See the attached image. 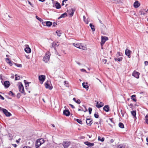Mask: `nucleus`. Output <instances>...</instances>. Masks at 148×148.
I'll list each match as a JSON object with an SVG mask.
<instances>
[{
	"instance_id": "obj_32",
	"label": "nucleus",
	"mask_w": 148,
	"mask_h": 148,
	"mask_svg": "<svg viewBox=\"0 0 148 148\" xmlns=\"http://www.w3.org/2000/svg\"><path fill=\"white\" fill-rule=\"evenodd\" d=\"M39 141H40V143L41 144V145L43 144L45 140L43 138H40L38 139Z\"/></svg>"
},
{
	"instance_id": "obj_24",
	"label": "nucleus",
	"mask_w": 148,
	"mask_h": 148,
	"mask_svg": "<svg viewBox=\"0 0 148 148\" xmlns=\"http://www.w3.org/2000/svg\"><path fill=\"white\" fill-rule=\"evenodd\" d=\"M74 10L73 9H71L68 12V13L71 16H73L74 14Z\"/></svg>"
},
{
	"instance_id": "obj_58",
	"label": "nucleus",
	"mask_w": 148,
	"mask_h": 148,
	"mask_svg": "<svg viewBox=\"0 0 148 148\" xmlns=\"http://www.w3.org/2000/svg\"><path fill=\"white\" fill-rule=\"evenodd\" d=\"M57 25V23H56L55 22H54L53 24V26H55L56 25Z\"/></svg>"
},
{
	"instance_id": "obj_62",
	"label": "nucleus",
	"mask_w": 148,
	"mask_h": 148,
	"mask_svg": "<svg viewBox=\"0 0 148 148\" xmlns=\"http://www.w3.org/2000/svg\"><path fill=\"white\" fill-rule=\"evenodd\" d=\"M39 1L42 2H43L45 1V0H38Z\"/></svg>"
},
{
	"instance_id": "obj_56",
	"label": "nucleus",
	"mask_w": 148,
	"mask_h": 148,
	"mask_svg": "<svg viewBox=\"0 0 148 148\" xmlns=\"http://www.w3.org/2000/svg\"><path fill=\"white\" fill-rule=\"evenodd\" d=\"M21 140L20 138L18 140H16V142L17 143H19L20 142V140Z\"/></svg>"
},
{
	"instance_id": "obj_59",
	"label": "nucleus",
	"mask_w": 148,
	"mask_h": 148,
	"mask_svg": "<svg viewBox=\"0 0 148 148\" xmlns=\"http://www.w3.org/2000/svg\"><path fill=\"white\" fill-rule=\"evenodd\" d=\"M29 3L33 7V6L32 5V4L29 1H28Z\"/></svg>"
},
{
	"instance_id": "obj_28",
	"label": "nucleus",
	"mask_w": 148,
	"mask_h": 148,
	"mask_svg": "<svg viewBox=\"0 0 148 148\" xmlns=\"http://www.w3.org/2000/svg\"><path fill=\"white\" fill-rule=\"evenodd\" d=\"M131 113L132 115L134 116V118H135L136 119V111H131Z\"/></svg>"
},
{
	"instance_id": "obj_25",
	"label": "nucleus",
	"mask_w": 148,
	"mask_h": 148,
	"mask_svg": "<svg viewBox=\"0 0 148 148\" xmlns=\"http://www.w3.org/2000/svg\"><path fill=\"white\" fill-rule=\"evenodd\" d=\"M82 86L84 88L88 89V85L87 83L84 82L82 83Z\"/></svg>"
},
{
	"instance_id": "obj_21",
	"label": "nucleus",
	"mask_w": 148,
	"mask_h": 148,
	"mask_svg": "<svg viewBox=\"0 0 148 148\" xmlns=\"http://www.w3.org/2000/svg\"><path fill=\"white\" fill-rule=\"evenodd\" d=\"M63 114L64 115L68 116L70 114V112L68 110H64L63 111Z\"/></svg>"
},
{
	"instance_id": "obj_52",
	"label": "nucleus",
	"mask_w": 148,
	"mask_h": 148,
	"mask_svg": "<svg viewBox=\"0 0 148 148\" xmlns=\"http://www.w3.org/2000/svg\"><path fill=\"white\" fill-rule=\"evenodd\" d=\"M0 99H2V100H4V98L0 94Z\"/></svg>"
},
{
	"instance_id": "obj_27",
	"label": "nucleus",
	"mask_w": 148,
	"mask_h": 148,
	"mask_svg": "<svg viewBox=\"0 0 148 148\" xmlns=\"http://www.w3.org/2000/svg\"><path fill=\"white\" fill-rule=\"evenodd\" d=\"M98 140L99 141L103 142L105 140V138L104 137H101L100 136H98Z\"/></svg>"
},
{
	"instance_id": "obj_64",
	"label": "nucleus",
	"mask_w": 148,
	"mask_h": 148,
	"mask_svg": "<svg viewBox=\"0 0 148 148\" xmlns=\"http://www.w3.org/2000/svg\"><path fill=\"white\" fill-rule=\"evenodd\" d=\"M146 140L147 142L148 143V137L147 138Z\"/></svg>"
},
{
	"instance_id": "obj_48",
	"label": "nucleus",
	"mask_w": 148,
	"mask_h": 148,
	"mask_svg": "<svg viewBox=\"0 0 148 148\" xmlns=\"http://www.w3.org/2000/svg\"><path fill=\"white\" fill-rule=\"evenodd\" d=\"M123 146L122 145H120L118 146L117 148H123Z\"/></svg>"
},
{
	"instance_id": "obj_53",
	"label": "nucleus",
	"mask_w": 148,
	"mask_h": 148,
	"mask_svg": "<svg viewBox=\"0 0 148 148\" xmlns=\"http://www.w3.org/2000/svg\"><path fill=\"white\" fill-rule=\"evenodd\" d=\"M69 105L73 108H75V107H74V106L71 104H69Z\"/></svg>"
},
{
	"instance_id": "obj_49",
	"label": "nucleus",
	"mask_w": 148,
	"mask_h": 148,
	"mask_svg": "<svg viewBox=\"0 0 148 148\" xmlns=\"http://www.w3.org/2000/svg\"><path fill=\"white\" fill-rule=\"evenodd\" d=\"M103 62L104 63V64H106L107 62V60L105 59H103L102 60Z\"/></svg>"
},
{
	"instance_id": "obj_2",
	"label": "nucleus",
	"mask_w": 148,
	"mask_h": 148,
	"mask_svg": "<svg viewBox=\"0 0 148 148\" xmlns=\"http://www.w3.org/2000/svg\"><path fill=\"white\" fill-rule=\"evenodd\" d=\"M0 111H2L7 116H10L11 115L10 113L8 112L7 110L2 108L0 107Z\"/></svg>"
},
{
	"instance_id": "obj_36",
	"label": "nucleus",
	"mask_w": 148,
	"mask_h": 148,
	"mask_svg": "<svg viewBox=\"0 0 148 148\" xmlns=\"http://www.w3.org/2000/svg\"><path fill=\"white\" fill-rule=\"evenodd\" d=\"M111 1H113L115 3H119L121 2L120 0H110Z\"/></svg>"
},
{
	"instance_id": "obj_42",
	"label": "nucleus",
	"mask_w": 148,
	"mask_h": 148,
	"mask_svg": "<svg viewBox=\"0 0 148 148\" xmlns=\"http://www.w3.org/2000/svg\"><path fill=\"white\" fill-rule=\"evenodd\" d=\"M36 18L40 22H42L43 21L42 20H41V18L38 16H36Z\"/></svg>"
},
{
	"instance_id": "obj_39",
	"label": "nucleus",
	"mask_w": 148,
	"mask_h": 148,
	"mask_svg": "<svg viewBox=\"0 0 148 148\" xmlns=\"http://www.w3.org/2000/svg\"><path fill=\"white\" fill-rule=\"evenodd\" d=\"M56 33L57 34L58 36H60L61 34V33L60 31L58 30H57L56 32Z\"/></svg>"
},
{
	"instance_id": "obj_26",
	"label": "nucleus",
	"mask_w": 148,
	"mask_h": 148,
	"mask_svg": "<svg viewBox=\"0 0 148 148\" xmlns=\"http://www.w3.org/2000/svg\"><path fill=\"white\" fill-rule=\"evenodd\" d=\"M67 16V14L66 13H64L62 14L58 18V19H60L62 18H64Z\"/></svg>"
},
{
	"instance_id": "obj_45",
	"label": "nucleus",
	"mask_w": 148,
	"mask_h": 148,
	"mask_svg": "<svg viewBox=\"0 0 148 148\" xmlns=\"http://www.w3.org/2000/svg\"><path fill=\"white\" fill-rule=\"evenodd\" d=\"M76 120L78 123H79L80 124H81L82 123V121L79 119H77Z\"/></svg>"
},
{
	"instance_id": "obj_18",
	"label": "nucleus",
	"mask_w": 148,
	"mask_h": 148,
	"mask_svg": "<svg viewBox=\"0 0 148 148\" xmlns=\"http://www.w3.org/2000/svg\"><path fill=\"white\" fill-rule=\"evenodd\" d=\"M4 85L6 88H8L10 85L9 82L8 81H5L4 83Z\"/></svg>"
},
{
	"instance_id": "obj_7",
	"label": "nucleus",
	"mask_w": 148,
	"mask_h": 148,
	"mask_svg": "<svg viewBox=\"0 0 148 148\" xmlns=\"http://www.w3.org/2000/svg\"><path fill=\"white\" fill-rule=\"evenodd\" d=\"M45 86L46 88L48 89L49 90H51L52 88V86H51L50 84L49 83V82L47 81L45 84Z\"/></svg>"
},
{
	"instance_id": "obj_37",
	"label": "nucleus",
	"mask_w": 148,
	"mask_h": 148,
	"mask_svg": "<svg viewBox=\"0 0 148 148\" xmlns=\"http://www.w3.org/2000/svg\"><path fill=\"white\" fill-rule=\"evenodd\" d=\"M15 80H18L20 79V77L18 75L16 74L15 75Z\"/></svg>"
},
{
	"instance_id": "obj_38",
	"label": "nucleus",
	"mask_w": 148,
	"mask_h": 148,
	"mask_svg": "<svg viewBox=\"0 0 148 148\" xmlns=\"http://www.w3.org/2000/svg\"><path fill=\"white\" fill-rule=\"evenodd\" d=\"M14 64H15L16 66L18 67H22V66L21 64H19L15 63H14Z\"/></svg>"
},
{
	"instance_id": "obj_43",
	"label": "nucleus",
	"mask_w": 148,
	"mask_h": 148,
	"mask_svg": "<svg viewBox=\"0 0 148 148\" xmlns=\"http://www.w3.org/2000/svg\"><path fill=\"white\" fill-rule=\"evenodd\" d=\"M9 95L10 96H13L14 94L11 91H10L9 92Z\"/></svg>"
},
{
	"instance_id": "obj_54",
	"label": "nucleus",
	"mask_w": 148,
	"mask_h": 148,
	"mask_svg": "<svg viewBox=\"0 0 148 148\" xmlns=\"http://www.w3.org/2000/svg\"><path fill=\"white\" fill-rule=\"evenodd\" d=\"M145 66H147L148 65V62L147 61H145Z\"/></svg>"
},
{
	"instance_id": "obj_55",
	"label": "nucleus",
	"mask_w": 148,
	"mask_h": 148,
	"mask_svg": "<svg viewBox=\"0 0 148 148\" xmlns=\"http://www.w3.org/2000/svg\"><path fill=\"white\" fill-rule=\"evenodd\" d=\"M24 82L25 83V87H27V83L26 82V80H24Z\"/></svg>"
},
{
	"instance_id": "obj_22",
	"label": "nucleus",
	"mask_w": 148,
	"mask_h": 148,
	"mask_svg": "<svg viewBox=\"0 0 148 148\" xmlns=\"http://www.w3.org/2000/svg\"><path fill=\"white\" fill-rule=\"evenodd\" d=\"M55 6L57 9H60L61 8L60 4L57 2H56L55 4Z\"/></svg>"
},
{
	"instance_id": "obj_8",
	"label": "nucleus",
	"mask_w": 148,
	"mask_h": 148,
	"mask_svg": "<svg viewBox=\"0 0 148 148\" xmlns=\"http://www.w3.org/2000/svg\"><path fill=\"white\" fill-rule=\"evenodd\" d=\"M140 73L139 72L134 71L132 75L136 78L138 79L139 78Z\"/></svg>"
},
{
	"instance_id": "obj_35",
	"label": "nucleus",
	"mask_w": 148,
	"mask_h": 148,
	"mask_svg": "<svg viewBox=\"0 0 148 148\" xmlns=\"http://www.w3.org/2000/svg\"><path fill=\"white\" fill-rule=\"evenodd\" d=\"M119 126L121 128H124V126L123 124L121 123H120L119 124Z\"/></svg>"
},
{
	"instance_id": "obj_50",
	"label": "nucleus",
	"mask_w": 148,
	"mask_h": 148,
	"mask_svg": "<svg viewBox=\"0 0 148 148\" xmlns=\"http://www.w3.org/2000/svg\"><path fill=\"white\" fill-rule=\"evenodd\" d=\"M82 72H85L87 73L86 71L84 69H82L80 70Z\"/></svg>"
},
{
	"instance_id": "obj_19",
	"label": "nucleus",
	"mask_w": 148,
	"mask_h": 148,
	"mask_svg": "<svg viewBox=\"0 0 148 148\" xmlns=\"http://www.w3.org/2000/svg\"><path fill=\"white\" fill-rule=\"evenodd\" d=\"M41 144L40 143V141L38 140V139L36 142L35 143V147L36 148H38L41 145Z\"/></svg>"
},
{
	"instance_id": "obj_33",
	"label": "nucleus",
	"mask_w": 148,
	"mask_h": 148,
	"mask_svg": "<svg viewBox=\"0 0 148 148\" xmlns=\"http://www.w3.org/2000/svg\"><path fill=\"white\" fill-rule=\"evenodd\" d=\"M131 99L133 100L134 101H136V95H133L131 96Z\"/></svg>"
},
{
	"instance_id": "obj_6",
	"label": "nucleus",
	"mask_w": 148,
	"mask_h": 148,
	"mask_svg": "<svg viewBox=\"0 0 148 148\" xmlns=\"http://www.w3.org/2000/svg\"><path fill=\"white\" fill-rule=\"evenodd\" d=\"M100 28L101 30V33L104 34L105 31L107 29L106 26L103 24H102V25H101Z\"/></svg>"
},
{
	"instance_id": "obj_13",
	"label": "nucleus",
	"mask_w": 148,
	"mask_h": 148,
	"mask_svg": "<svg viewBox=\"0 0 148 148\" xmlns=\"http://www.w3.org/2000/svg\"><path fill=\"white\" fill-rule=\"evenodd\" d=\"M140 5V3L138 1H136L134 4V6L135 8L138 7Z\"/></svg>"
},
{
	"instance_id": "obj_5",
	"label": "nucleus",
	"mask_w": 148,
	"mask_h": 148,
	"mask_svg": "<svg viewBox=\"0 0 148 148\" xmlns=\"http://www.w3.org/2000/svg\"><path fill=\"white\" fill-rule=\"evenodd\" d=\"M18 87L19 91L21 93H23L24 92V88L23 84L21 83L18 84Z\"/></svg>"
},
{
	"instance_id": "obj_40",
	"label": "nucleus",
	"mask_w": 148,
	"mask_h": 148,
	"mask_svg": "<svg viewBox=\"0 0 148 148\" xmlns=\"http://www.w3.org/2000/svg\"><path fill=\"white\" fill-rule=\"evenodd\" d=\"M145 118L146 119V122L148 124V114H147Z\"/></svg>"
},
{
	"instance_id": "obj_20",
	"label": "nucleus",
	"mask_w": 148,
	"mask_h": 148,
	"mask_svg": "<svg viewBox=\"0 0 148 148\" xmlns=\"http://www.w3.org/2000/svg\"><path fill=\"white\" fill-rule=\"evenodd\" d=\"M49 59V56H45L43 58V60L45 62H47Z\"/></svg>"
},
{
	"instance_id": "obj_16",
	"label": "nucleus",
	"mask_w": 148,
	"mask_h": 148,
	"mask_svg": "<svg viewBox=\"0 0 148 148\" xmlns=\"http://www.w3.org/2000/svg\"><path fill=\"white\" fill-rule=\"evenodd\" d=\"M86 123L87 125L89 126H90L92 123V120L90 119H87Z\"/></svg>"
},
{
	"instance_id": "obj_3",
	"label": "nucleus",
	"mask_w": 148,
	"mask_h": 148,
	"mask_svg": "<svg viewBox=\"0 0 148 148\" xmlns=\"http://www.w3.org/2000/svg\"><path fill=\"white\" fill-rule=\"evenodd\" d=\"M108 38L106 36H101V45H103L106 41L108 40Z\"/></svg>"
},
{
	"instance_id": "obj_10",
	"label": "nucleus",
	"mask_w": 148,
	"mask_h": 148,
	"mask_svg": "<svg viewBox=\"0 0 148 148\" xmlns=\"http://www.w3.org/2000/svg\"><path fill=\"white\" fill-rule=\"evenodd\" d=\"M25 51L27 53H29L31 52V49L29 47V46L28 45H25Z\"/></svg>"
},
{
	"instance_id": "obj_63",
	"label": "nucleus",
	"mask_w": 148,
	"mask_h": 148,
	"mask_svg": "<svg viewBox=\"0 0 148 148\" xmlns=\"http://www.w3.org/2000/svg\"><path fill=\"white\" fill-rule=\"evenodd\" d=\"M99 21L100 23L101 24V25H102V24H103L102 22V21L101 20H99Z\"/></svg>"
},
{
	"instance_id": "obj_30",
	"label": "nucleus",
	"mask_w": 148,
	"mask_h": 148,
	"mask_svg": "<svg viewBox=\"0 0 148 148\" xmlns=\"http://www.w3.org/2000/svg\"><path fill=\"white\" fill-rule=\"evenodd\" d=\"M89 25L91 28L92 31L94 32L95 30V26L91 23H90Z\"/></svg>"
},
{
	"instance_id": "obj_9",
	"label": "nucleus",
	"mask_w": 148,
	"mask_h": 148,
	"mask_svg": "<svg viewBox=\"0 0 148 148\" xmlns=\"http://www.w3.org/2000/svg\"><path fill=\"white\" fill-rule=\"evenodd\" d=\"M70 145V143L69 141H64L63 145L64 148H67Z\"/></svg>"
},
{
	"instance_id": "obj_1",
	"label": "nucleus",
	"mask_w": 148,
	"mask_h": 148,
	"mask_svg": "<svg viewBox=\"0 0 148 148\" xmlns=\"http://www.w3.org/2000/svg\"><path fill=\"white\" fill-rule=\"evenodd\" d=\"M73 45L75 47H76L77 48H78L80 49H81L83 50H86L87 48L85 45H84L82 43H74L73 44Z\"/></svg>"
},
{
	"instance_id": "obj_29",
	"label": "nucleus",
	"mask_w": 148,
	"mask_h": 148,
	"mask_svg": "<svg viewBox=\"0 0 148 148\" xmlns=\"http://www.w3.org/2000/svg\"><path fill=\"white\" fill-rule=\"evenodd\" d=\"M73 100L78 104H79L81 103V101L79 99H77V100L75 98H74L73 99Z\"/></svg>"
},
{
	"instance_id": "obj_41",
	"label": "nucleus",
	"mask_w": 148,
	"mask_h": 148,
	"mask_svg": "<svg viewBox=\"0 0 148 148\" xmlns=\"http://www.w3.org/2000/svg\"><path fill=\"white\" fill-rule=\"evenodd\" d=\"M64 85L66 87H69L68 82L67 81H65L64 82Z\"/></svg>"
},
{
	"instance_id": "obj_23",
	"label": "nucleus",
	"mask_w": 148,
	"mask_h": 148,
	"mask_svg": "<svg viewBox=\"0 0 148 148\" xmlns=\"http://www.w3.org/2000/svg\"><path fill=\"white\" fill-rule=\"evenodd\" d=\"M103 110L106 112H108L109 110V107L108 105H106L103 108Z\"/></svg>"
},
{
	"instance_id": "obj_4",
	"label": "nucleus",
	"mask_w": 148,
	"mask_h": 148,
	"mask_svg": "<svg viewBox=\"0 0 148 148\" xmlns=\"http://www.w3.org/2000/svg\"><path fill=\"white\" fill-rule=\"evenodd\" d=\"M46 76L45 75H41L39 76L38 79L40 82V83L41 84H43V82L45 81V79Z\"/></svg>"
},
{
	"instance_id": "obj_46",
	"label": "nucleus",
	"mask_w": 148,
	"mask_h": 148,
	"mask_svg": "<svg viewBox=\"0 0 148 148\" xmlns=\"http://www.w3.org/2000/svg\"><path fill=\"white\" fill-rule=\"evenodd\" d=\"M94 115L95 117L96 118H98L99 117V115H98V114H95Z\"/></svg>"
},
{
	"instance_id": "obj_44",
	"label": "nucleus",
	"mask_w": 148,
	"mask_h": 148,
	"mask_svg": "<svg viewBox=\"0 0 148 148\" xmlns=\"http://www.w3.org/2000/svg\"><path fill=\"white\" fill-rule=\"evenodd\" d=\"M92 108H88V111L89 113V114H90L91 113V112L92 111Z\"/></svg>"
},
{
	"instance_id": "obj_15",
	"label": "nucleus",
	"mask_w": 148,
	"mask_h": 148,
	"mask_svg": "<svg viewBox=\"0 0 148 148\" xmlns=\"http://www.w3.org/2000/svg\"><path fill=\"white\" fill-rule=\"evenodd\" d=\"M5 61L7 62V63L9 64L10 66H12L13 65V64L14 63L13 62L11 61L8 58H6L5 59Z\"/></svg>"
},
{
	"instance_id": "obj_31",
	"label": "nucleus",
	"mask_w": 148,
	"mask_h": 148,
	"mask_svg": "<svg viewBox=\"0 0 148 148\" xmlns=\"http://www.w3.org/2000/svg\"><path fill=\"white\" fill-rule=\"evenodd\" d=\"M46 26L48 27H50L52 24V23L50 21H47Z\"/></svg>"
},
{
	"instance_id": "obj_51",
	"label": "nucleus",
	"mask_w": 148,
	"mask_h": 148,
	"mask_svg": "<svg viewBox=\"0 0 148 148\" xmlns=\"http://www.w3.org/2000/svg\"><path fill=\"white\" fill-rule=\"evenodd\" d=\"M122 59V58H118L117 59V60L118 61H121Z\"/></svg>"
},
{
	"instance_id": "obj_61",
	"label": "nucleus",
	"mask_w": 148,
	"mask_h": 148,
	"mask_svg": "<svg viewBox=\"0 0 148 148\" xmlns=\"http://www.w3.org/2000/svg\"><path fill=\"white\" fill-rule=\"evenodd\" d=\"M65 1H62V5H64V2H65Z\"/></svg>"
},
{
	"instance_id": "obj_57",
	"label": "nucleus",
	"mask_w": 148,
	"mask_h": 148,
	"mask_svg": "<svg viewBox=\"0 0 148 148\" xmlns=\"http://www.w3.org/2000/svg\"><path fill=\"white\" fill-rule=\"evenodd\" d=\"M12 145L14 147H16L17 146L15 144H12Z\"/></svg>"
},
{
	"instance_id": "obj_12",
	"label": "nucleus",
	"mask_w": 148,
	"mask_h": 148,
	"mask_svg": "<svg viewBox=\"0 0 148 148\" xmlns=\"http://www.w3.org/2000/svg\"><path fill=\"white\" fill-rule=\"evenodd\" d=\"M84 143L85 144L88 146V147H91L93 146L94 145L93 143H90L88 141L84 142Z\"/></svg>"
},
{
	"instance_id": "obj_17",
	"label": "nucleus",
	"mask_w": 148,
	"mask_h": 148,
	"mask_svg": "<svg viewBox=\"0 0 148 148\" xmlns=\"http://www.w3.org/2000/svg\"><path fill=\"white\" fill-rule=\"evenodd\" d=\"M132 51L127 49L125 50V54L126 56H130L132 53Z\"/></svg>"
},
{
	"instance_id": "obj_60",
	"label": "nucleus",
	"mask_w": 148,
	"mask_h": 148,
	"mask_svg": "<svg viewBox=\"0 0 148 148\" xmlns=\"http://www.w3.org/2000/svg\"><path fill=\"white\" fill-rule=\"evenodd\" d=\"M84 107L85 108V110H83V111H84V112H86L87 111V109L86 108V107H85L84 106Z\"/></svg>"
},
{
	"instance_id": "obj_34",
	"label": "nucleus",
	"mask_w": 148,
	"mask_h": 148,
	"mask_svg": "<svg viewBox=\"0 0 148 148\" xmlns=\"http://www.w3.org/2000/svg\"><path fill=\"white\" fill-rule=\"evenodd\" d=\"M83 19L84 21L85 22V23L86 24H88V22L87 19H86V17L85 16H83Z\"/></svg>"
},
{
	"instance_id": "obj_14",
	"label": "nucleus",
	"mask_w": 148,
	"mask_h": 148,
	"mask_svg": "<svg viewBox=\"0 0 148 148\" xmlns=\"http://www.w3.org/2000/svg\"><path fill=\"white\" fill-rule=\"evenodd\" d=\"M104 106L103 103L102 102H97V103L96 107L98 108H100Z\"/></svg>"
},
{
	"instance_id": "obj_11",
	"label": "nucleus",
	"mask_w": 148,
	"mask_h": 148,
	"mask_svg": "<svg viewBox=\"0 0 148 148\" xmlns=\"http://www.w3.org/2000/svg\"><path fill=\"white\" fill-rule=\"evenodd\" d=\"M60 43L59 42H54L52 44V47L53 48H54L55 50V48L56 47H58Z\"/></svg>"
},
{
	"instance_id": "obj_47",
	"label": "nucleus",
	"mask_w": 148,
	"mask_h": 148,
	"mask_svg": "<svg viewBox=\"0 0 148 148\" xmlns=\"http://www.w3.org/2000/svg\"><path fill=\"white\" fill-rule=\"evenodd\" d=\"M42 24L44 25V26H46V23L47 22H42Z\"/></svg>"
}]
</instances>
